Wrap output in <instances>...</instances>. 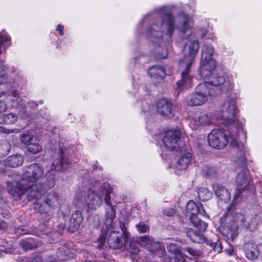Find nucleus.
I'll return each instance as SVG.
<instances>
[{
	"label": "nucleus",
	"mask_w": 262,
	"mask_h": 262,
	"mask_svg": "<svg viewBox=\"0 0 262 262\" xmlns=\"http://www.w3.org/2000/svg\"><path fill=\"white\" fill-rule=\"evenodd\" d=\"M22 118H24V119H25V118H26V116H24H24H22Z\"/></svg>",
	"instance_id": "e2e57ef3"
},
{
	"label": "nucleus",
	"mask_w": 262,
	"mask_h": 262,
	"mask_svg": "<svg viewBox=\"0 0 262 262\" xmlns=\"http://www.w3.org/2000/svg\"><path fill=\"white\" fill-rule=\"evenodd\" d=\"M3 190L2 188H0V214L5 218L10 216V212L8 210V205L5 200L2 198V192Z\"/></svg>",
	"instance_id": "473e14b6"
},
{
	"label": "nucleus",
	"mask_w": 262,
	"mask_h": 262,
	"mask_svg": "<svg viewBox=\"0 0 262 262\" xmlns=\"http://www.w3.org/2000/svg\"><path fill=\"white\" fill-rule=\"evenodd\" d=\"M233 203L229 205L227 208V212L221 217L220 222L223 224L220 228L222 235L232 242L238 234V226L243 225L250 230L255 229L258 224L262 223V209L260 206H256L251 213L249 221L245 222V217L241 213H233Z\"/></svg>",
	"instance_id": "20e7f679"
},
{
	"label": "nucleus",
	"mask_w": 262,
	"mask_h": 262,
	"mask_svg": "<svg viewBox=\"0 0 262 262\" xmlns=\"http://www.w3.org/2000/svg\"><path fill=\"white\" fill-rule=\"evenodd\" d=\"M136 227L140 233H145L148 230V227L142 222L137 224Z\"/></svg>",
	"instance_id": "c03bdc74"
},
{
	"label": "nucleus",
	"mask_w": 262,
	"mask_h": 262,
	"mask_svg": "<svg viewBox=\"0 0 262 262\" xmlns=\"http://www.w3.org/2000/svg\"><path fill=\"white\" fill-rule=\"evenodd\" d=\"M200 33H201V38H204L207 37V38H211L212 39V35L210 34L207 36V30L206 29H205L204 28H202L200 30Z\"/></svg>",
	"instance_id": "09e8293b"
},
{
	"label": "nucleus",
	"mask_w": 262,
	"mask_h": 262,
	"mask_svg": "<svg viewBox=\"0 0 262 262\" xmlns=\"http://www.w3.org/2000/svg\"><path fill=\"white\" fill-rule=\"evenodd\" d=\"M234 130L231 132V144L234 145L235 143V148L237 150L236 157H235V171L237 175L235 178V182L237 185L236 189V193L234 198V201L241 196L243 191L250 190V178L249 171L247 168V157L248 151L243 144H237L235 137H233L235 134Z\"/></svg>",
	"instance_id": "0eeeda50"
},
{
	"label": "nucleus",
	"mask_w": 262,
	"mask_h": 262,
	"mask_svg": "<svg viewBox=\"0 0 262 262\" xmlns=\"http://www.w3.org/2000/svg\"><path fill=\"white\" fill-rule=\"evenodd\" d=\"M6 101H10L11 105L13 108H18L19 106H22L21 99L19 97L17 91L15 90H11L8 92Z\"/></svg>",
	"instance_id": "cd10ccee"
},
{
	"label": "nucleus",
	"mask_w": 262,
	"mask_h": 262,
	"mask_svg": "<svg viewBox=\"0 0 262 262\" xmlns=\"http://www.w3.org/2000/svg\"><path fill=\"white\" fill-rule=\"evenodd\" d=\"M204 172L205 176L209 178H213L215 174V170L214 167H206L204 169Z\"/></svg>",
	"instance_id": "79ce46f5"
},
{
	"label": "nucleus",
	"mask_w": 262,
	"mask_h": 262,
	"mask_svg": "<svg viewBox=\"0 0 262 262\" xmlns=\"http://www.w3.org/2000/svg\"><path fill=\"white\" fill-rule=\"evenodd\" d=\"M226 251L230 256H232L234 254V251L233 246H230L228 249L226 250Z\"/></svg>",
	"instance_id": "6e6d98bb"
},
{
	"label": "nucleus",
	"mask_w": 262,
	"mask_h": 262,
	"mask_svg": "<svg viewBox=\"0 0 262 262\" xmlns=\"http://www.w3.org/2000/svg\"><path fill=\"white\" fill-rule=\"evenodd\" d=\"M7 166L6 159L5 161L0 160V173H2L5 170Z\"/></svg>",
	"instance_id": "3c124183"
},
{
	"label": "nucleus",
	"mask_w": 262,
	"mask_h": 262,
	"mask_svg": "<svg viewBox=\"0 0 262 262\" xmlns=\"http://www.w3.org/2000/svg\"><path fill=\"white\" fill-rule=\"evenodd\" d=\"M199 222L195 225L192 223L194 228H189L186 230L187 236L194 243H202L204 242L206 238L203 235L208 226L206 223L199 220Z\"/></svg>",
	"instance_id": "dca6fc26"
},
{
	"label": "nucleus",
	"mask_w": 262,
	"mask_h": 262,
	"mask_svg": "<svg viewBox=\"0 0 262 262\" xmlns=\"http://www.w3.org/2000/svg\"><path fill=\"white\" fill-rule=\"evenodd\" d=\"M64 27L63 25L59 24L56 28V30L59 32V33L60 35L62 36L64 34L63 33Z\"/></svg>",
	"instance_id": "5fc2aeb1"
},
{
	"label": "nucleus",
	"mask_w": 262,
	"mask_h": 262,
	"mask_svg": "<svg viewBox=\"0 0 262 262\" xmlns=\"http://www.w3.org/2000/svg\"><path fill=\"white\" fill-rule=\"evenodd\" d=\"M10 150V145L6 140L0 141V157L7 155Z\"/></svg>",
	"instance_id": "e433bc0d"
},
{
	"label": "nucleus",
	"mask_w": 262,
	"mask_h": 262,
	"mask_svg": "<svg viewBox=\"0 0 262 262\" xmlns=\"http://www.w3.org/2000/svg\"><path fill=\"white\" fill-rule=\"evenodd\" d=\"M8 224L4 220H0V230L5 231L8 228Z\"/></svg>",
	"instance_id": "de8ad7c7"
},
{
	"label": "nucleus",
	"mask_w": 262,
	"mask_h": 262,
	"mask_svg": "<svg viewBox=\"0 0 262 262\" xmlns=\"http://www.w3.org/2000/svg\"><path fill=\"white\" fill-rule=\"evenodd\" d=\"M60 151L58 158L55 159L53 162V166L55 170L62 171L67 169L71 165V161L65 158L62 149L60 148Z\"/></svg>",
	"instance_id": "b1692460"
},
{
	"label": "nucleus",
	"mask_w": 262,
	"mask_h": 262,
	"mask_svg": "<svg viewBox=\"0 0 262 262\" xmlns=\"http://www.w3.org/2000/svg\"><path fill=\"white\" fill-rule=\"evenodd\" d=\"M27 149L29 152L32 154H37L42 150V147L37 143H32L28 144Z\"/></svg>",
	"instance_id": "4c0bfd02"
},
{
	"label": "nucleus",
	"mask_w": 262,
	"mask_h": 262,
	"mask_svg": "<svg viewBox=\"0 0 262 262\" xmlns=\"http://www.w3.org/2000/svg\"><path fill=\"white\" fill-rule=\"evenodd\" d=\"M180 132L179 130H169L165 133L163 139L164 146L162 147V150L165 151V149L172 151L177 150L182 152L183 151L182 144L180 141Z\"/></svg>",
	"instance_id": "4468645a"
},
{
	"label": "nucleus",
	"mask_w": 262,
	"mask_h": 262,
	"mask_svg": "<svg viewBox=\"0 0 262 262\" xmlns=\"http://www.w3.org/2000/svg\"><path fill=\"white\" fill-rule=\"evenodd\" d=\"M43 167L37 163H32L25 166L22 169L21 178L16 182L21 183H29V185L38 184V181L43 174Z\"/></svg>",
	"instance_id": "f8f14e48"
},
{
	"label": "nucleus",
	"mask_w": 262,
	"mask_h": 262,
	"mask_svg": "<svg viewBox=\"0 0 262 262\" xmlns=\"http://www.w3.org/2000/svg\"><path fill=\"white\" fill-rule=\"evenodd\" d=\"M20 245L25 250H32L39 246V243L36 242L33 238H28L20 241Z\"/></svg>",
	"instance_id": "7c9ffc66"
},
{
	"label": "nucleus",
	"mask_w": 262,
	"mask_h": 262,
	"mask_svg": "<svg viewBox=\"0 0 262 262\" xmlns=\"http://www.w3.org/2000/svg\"><path fill=\"white\" fill-rule=\"evenodd\" d=\"M29 104L30 105V106L33 107V106H37V104H36V103L35 102H29Z\"/></svg>",
	"instance_id": "4d7b16f0"
},
{
	"label": "nucleus",
	"mask_w": 262,
	"mask_h": 262,
	"mask_svg": "<svg viewBox=\"0 0 262 262\" xmlns=\"http://www.w3.org/2000/svg\"><path fill=\"white\" fill-rule=\"evenodd\" d=\"M7 109V105L6 103L0 100V114L3 113Z\"/></svg>",
	"instance_id": "603ef678"
},
{
	"label": "nucleus",
	"mask_w": 262,
	"mask_h": 262,
	"mask_svg": "<svg viewBox=\"0 0 262 262\" xmlns=\"http://www.w3.org/2000/svg\"><path fill=\"white\" fill-rule=\"evenodd\" d=\"M2 71H0V84H3L7 81L8 77L6 73L7 67L3 63V61L0 62V69Z\"/></svg>",
	"instance_id": "58836bf2"
},
{
	"label": "nucleus",
	"mask_w": 262,
	"mask_h": 262,
	"mask_svg": "<svg viewBox=\"0 0 262 262\" xmlns=\"http://www.w3.org/2000/svg\"><path fill=\"white\" fill-rule=\"evenodd\" d=\"M214 49L210 44L205 43L202 49L200 61V74L202 78H206L211 75L215 69V61L212 57Z\"/></svg>",
	"instance_id": "9d476101"
},
{
	"label": "nucleus",
	"mask_w": 262,
	"mask_h": 262,
	"mask_svg": "<svg viewBox=\"0 0 262 262\" xmlns=\"http://www.w3.org/2000/svg\"><path fill=\"white\" fill-rule=\"evenodd\" d=\"M3 250H4V249H3L0 250V251H3Z\"/></svg>",
	"instance_id": "338daca9"
},
{
	"label": "nucleus",
	"mask_w": 262,
	"mask_h": 262,
	"mask_svg": "<svg viewBox=\"0 0 262 262\" xmlns=\"http://www.w3.org/2000/svg\"><path fill=\"white\" fill-rule=\"evenodd\" d=\"M198 214H200L204 216H208L205 210L202 207V205L201 204H199V206L198 208L197 211L196 212V216H197Z\"/></svg>",
	"instance_id": "49530a36"
},
{
	"label": "nucleus",
	"mask_w": 262,
	"mask_h": 262,
	"mask_svg": "<svg viewBox=\"0 0 262 262\" xmlns=\"http://www.w3.org/2000/svg\"><path fill=\"white\" fill-rule=\"evenodd\" d=\"M24 162V157L21 155L16 154L9 156L6 159L7 166L16 167L22 165Z\"/></svg>",
	"instance_id": "c85d7f7f"
},
{
	"label": "nucleus",
	"mask_w": 262,
	"mask_h": 262,
	"mask_svg": "<svg viewBox=\"0 0 262 262\" xmlns=\"http://www.w3.org/2000/svg\"><path fill=\"white\" fill-rule=\"evenodd\" d=\"M147 108H149V105H147Z\"/></svg>",
	"instance_id": "0e129e2a"
},
{
	"label": "nucleus",
	"mask_w": 262,
	"mask_h": 262,
	"mask_svg": "<svg viewBox=\"0 0 262 262\" xmlns=\"http://www.w3.org/2000/svg\"><path fill=\"white\" fill-rule=\"evenodd\" d=\"M17 116L12 113L0 115V124L9 125L15 123L17 120Z\"/></svg>",
	"instance_id": "c756f323"
},
{
	"label": "nucleus",
	"mask_w": 262,
	"mask_h": 262,
	"mask_svg": "<svg viewBox=\"0 0 262 262\" xmlns=\"http://www.w3.org/2000/svg\"><path fill=\"white\" fill-rule=\"evenodd\" d=\"M141 244L147 249L149 254L147 257H161L166 256V251L164 245L158 242H154L150 236H142L140 238Z\"/></svg>",
	"instance_id": "2eb2a0df"
},
{
	"label": "nucleus",
	"mask_w": 262,
	"mask_h": 262,
	"mask_svg": "<svg viewBox=\"0 0 262 262\" xmlns=\"http://www.w3.org/2000/svg\"><path fill=\"white\" fill-rule=\"evenodd\" d=\"M212 190L216 197L225 203L230 200L231 194L228 190L224 186L219 183L212 184Z\"/></svg>",
	"instance_id": "4be33fe9"
},
{
	"label": "nucleus",
	"mask_w": 262,
	"mask_h": 262,
	"mask_svg": "<svg viewBox=\"0 0 262 262\" xmlns=\"http://www.w3.org/2000/svg\"><path fill=\"white\" fill-rule=\"evenodd\" d=\"M199 206V205H196L193 201H189L186 205V210L190 214L189 215L190 220L191 223H194L195 225H196L199 222V219L196 216V212L197 211L198 208Z\"/></svg>",
	"instance_id": "bb28decb"
},
{
	"label": "nucleus",
	"mask_w": 262,
	"mask_h": 262,
	"mask_svg": "<svg viewBox=\"0 0 262 262\" xmlns=\"http://www.w3.org/2000/svg\"><path fill=\"white\" fill-rule=\"evenodd\" d=\"M0 242L1 243L3 247H5V244H7V243L5 241H3L2 239H1L0 241Z\"/></svg>",
	"instance_id": "13d9d810"
},
{
	"label": "nucleus",
	"mask_w": 262,
	"mask_h": 262,
	"mask_svg": "<svg viewBox=\"0 0 262 262\" xmlns=\"http://www.w3.org/2000/svg\"><path fill=\"white\" fill-rule=\"evenodd\" d=\"M148 262H155V261H149Z\"/></svg>",
	"instance_id": "69168bd1"
},
{
	"label": "nucleus",
	"mask_w": 262,
	"mask_h": 262,
	"mask_svg": "<svg viewBox=\"0 0 262 262\" xmlns=\"http://www.w3.org/2000/svg\"><path fill=\"white\" fill-rule=\"evenodd\" d=\"M83 220V218L80 211L76 210L74 212L70 218L68 227V230L72 233L75 232L78 230Z\"/></svg>",
	"instance_id": "5701e85b"
},
{
	"label": "nucleus",
	"mask_w": 262,
	"mask_h": 262,
	"mask_svg": "<svg viewBox=\"0 0 262 262\" xmlns=\"http://www.w3.org/2000/svg\"><path fill=\"white\" fill-rule=\"evenodd\" d=\"M66 228V224L65 223H61L58 225V232L59 234L62 233V232Z\"/></svg>",
	"instance_id": "864d4df0"
},
{
	"label": "nucleus",
	"mask_w": 262,
	"mask_h": 262,
	"mask_svg": "<svg viewBox=\"0 0 262 262\" xmlns=\"http://www.w3.org/2000/svg\"><path fill=\"white\" fill-rule=\"evenodd\" d=\"M192 161V155L190 152H184L179 160L175 165V168L179 170H185Z\"/></svg>",
	"instance_id": "393cba45"
},
{
	"label": "nucleus",
	"mask_w": 262,
	"mask_h": 262,
	"mask_svg": "<svg viewBox=\"0 0 262 262\" xmlns=\"http://www.w3.org/2000/svg\"><path fill=\"white\" fill-rule=\"evenodd\" d=\"M49 227L45 224H40L38 228L36 230H34L33 234H35L37 236H41L42 235H48L50 232L48 231Z\"/></svg>",
	"instance_id": "c9c22d12"
},
{
	"label": "nucleus",
	"mask_w": 262,
	"mask_h": 262,
	"mask_svg": "<svg viewBox=\"0 0 262 262\" xmlns=\"http://www.w3.org/2000/svg\"><path fill=\"white\" fill-rule=\"evenodd\" d=\"M114 221L111 226H107L104 223L105 227H103L101 235L98 239V249H101L105 244L107 236V244L110 248L113 249L126 248L129 242V233L127 231L125 223L119 222V226L121 231H116L113 226Z\"/></svg>",
	"instance_id": "1a4fd4ad"
},
{
	"label": "nucleus",
	"mask_w": 262,
	"mask_h": 262,
	"mask_svg": "<svg viewBox=\"0 0 262 262\" xmlns=\"http://www.w3.org/2000/svg\"><path fill=\"white\" fill-rule=\"evenodd\" d=\"M128 244H129V245H128L129 248L130 249V252L132 254H136L140 251L139 248L138 246V244H137L134 242H131L130 238H129V242L128 243Z\"/></svg>",
	"instance_id": "a19ab883"
},
{
	"label": "nucleus",
	"mask_w": 262,
	"mask_h": 262,
	"mask_svg": "<svg viewBox=\"0 0 262 262\" xmlns=\"http://www.w3.org/2000/svg\"><path fill=\"white\" fill-rule=\"evenodd\" d=\"M54 174L52 170L49 174L45 175L46 180L42 186H38V184L29 185V183H21L16 180L9 181L7 182L6 188L8 192L16 200H20L28 191L26 198L28 202H33L37 207L41 202V187L45 189H50L54 186Z\"/></svg>",
	"instance_id": "39448f33"
},
{
	"label": "nucleus",
	"mask_w": 262,
	"mask_h": 262,
	"mask_svg": "<svg viewBox=\"0 0 262 262\" xmlns=\"http://www.w3.org/2000/svg\"><path fill=\"white\" fill-rule=\"evenodd\" d=\"M171 74V72H168V75H170Z\"/></svg>",
	"instance_id": "680f3d73"
},
{
	"label": "nucleus",
	"mask_w": 262,
	"mask_h": 262,
	"mask_svg": "<svg viewBox=\"0 0 262 262\" xmlns=\"http://www.w3.org/2000/svg\"><path fill=\"white\" fill-rule=\"evenodd\" d=\"M215 123L213 119L208 114L202 115L193 117L189 123V125L193 129H197L201 126L209 125Z\"/></svg>",
	"instance_id": "412c9836"
},
{
	"label": "nucleus",
	"mask_w": 262,
	"mask_h": 262,
	"mask_svg": "<svg viewBox=\"0 0 262 262\" xmlns=\"http://www.w3.org/2000/svg\"><path fill=\"white\" fill-rule=\"evenodd\" d=\"M85 262H91V261H85Z\"/></svg>",
	"instance_id": "774afa93"
},
{
	"label": "nucleus",
	"mask_w": 262,
	"mask_h": 262,
	"mask_svg": "<svg viewBox=\"0 0 262 262\" xmlns=\"http://www.w3.org/2000/svg\"><path fill=\"white\" fill-rule=\"evenodd\" d=\"M245 252L248 259L254 260L259 258L262 262V244L256 246L247 244L245 246Z\"/></svg>",
	"instance_id": "6ab92c4d"
},
{
	"label": "nucleus",
	"mask_w": 262,
	"mask_h": 262,
	"mask_svg": "<svg viewBox=\"0 0 262 262\" xmlns=\"http://www.w3.org/2000/svg\"><path fill=\"white\" fill-rule=\"evenodd\" d=\"M111 188L107 183L101 184L100 181L94 179H91L90 182L85 180L76 190L75 203L79 208H86L88 212L90 209L96 210L104 201L107 205L105 214V224L107 226H111L116 215L115 207L111 202Z\"/></svg>",
	"instance_id": "f257e3e1"
},
{
	"label": "nucleus",
	"mask_w": 262,
	"mask_h": 262,
	"mask_svg": "<svg viewBox=\"0 0 262 262\" xmlns=\"http://www.w3.org/2000/svg\"><path fill=\"white\" fill-rule=\"evenodd\" d=\"M238 108L236 105L235 100L228 99L222 104L221 110V116L224 123L227 126L229 130V140L227 138V134L221 129H213L208 135V141L209 145L213 148L221 149L224 148L229 142L230 145L237 153L235 145L231 144V132L233 130L236 133L234 136L237 144H243L237 142V140L240 136H243L246 138V133L243 130V122L238 119ZM235 144V143H234Z\"/></svg>",
	"instance_id": "7ed1b4c3"
},
{
	"label": "nucleus",
	"mask_w": 262,
	"mask_h": 262,
	"mask_svg": "<svg viewBox=\"0 0 262 262\" xmlns=\"http://www.w3.org/2000/svg\"><path fill=\"white\" fill-rule=\"evenodd\" d=\"M143 111L145 113L147 111V108H145V109L143 108Z\"/></svg>",
	"instance_id": "bf43d9fd"
},
{
	"label": "nucleus",
	"mask_w": 262,
	"mask_h": 262,
	"mask_svg": "<svg viewBox=\"0 0 262 262\" xmlns=\"http://www.w3.org/2000/svg\"><path fill=\"white\" fill-rule=\"evenodd\" d=\"M33 137L34 135L32 133L27 132L20 135V140L23 144L28 146V144L32 143L31 142L33 139Z\"/></svg>",
	"instance_id": "f704fd0d"
},
{
	"label": "nucleus",
	"mask_w": 262,
	"mask_h": 262,
	"mask_svg": "<svg viewBox=\"0 0 262 262\" xmlns=\"http://www.w3.org/2000/svg\"><path fill=\"white\" fill-rule=\"evenodd\" d=\"M167 250L171 253L168 262H185L187 258L191 260L195 259L201 254L200 250L190 248L184 249L182 253L174 244L169 245Z\"/></svg>",
	"instance_id": "ddd939ff"
},
{
	"label": "nucleus",
	"mask_w": 262,
	"mask_h": 262,
	"mask_svg": "<svg viewBox=\"0 0 262 262\" xmlns=\"http://www.w3.org/2000/svg\"><path fill=\"white\" fill-rule=\"evenodd\" d=\"M163 213L167 216H172L175 213V211L172 209H167L164 210Z\"/></svg>",
	"instance_id": "8fccbe9b"
},
{
	"label": "nucleus",
	"mask_w": 262,
	"mask_h": 262,
	"mask_svg": "<svg viewBox=\"0 0 262 262\" xmlns=\"http://www.w3.org/2000/svg\"><path fill=\"white\" fill-rule=\"evenodd\" d=\"M72 246V243L65 244L63 247L58 248L57 252V257L48 256L46 258L45 262H64L71 258H73L74 254L70 250V248Z\"/></svg>",
	"instance_id": "a211bd4d"
},
{
	"label": "nucleus",
	"mask_w": 262,
	"mask_h": 262,
	"mask_svg": "<svg viewBox=\"0 0 262 262\" xmlns=\"http://www.w3.org/2000/svg\"><path fill=\"white\" fill-rule=\"evenodd\" d=\"M172 104L170 101L165 98L159 100L157 103V112L167 118L172 116Z\"/></svg>",
	"instance_id": "aec40b11"
},
{
	"label": "nucleus",
	"mask_w": 262,
	"mask_h": 262,
	"mask_svg": "<svg viewBox=\"0 0 262 262\" xmlns=\"http://www.w3.org/2000/svg\"><path fill=\"white\" fill-rule=\"evenodd\" d=\"M60 196L55 191L47 192L43 195L42 201L38 206V209L40 213H45L46 221H49L53 215V213L49 211V209L57 208L60 205Z\"/></svg>",
	"instance_id": "9b49d317"
},
{
	"label": "nucleus",
	"mask_w": 262,
	"mask_h": 262,
	"mask_svg": "<svg viewBox=\"0 0 262 262\" xmlns=\"http://www.w3.org/2000/svg\"><path fill=\"white\" fill-rule=\"evenodd\" d=\"M148 73L150 77L158 81L164 78L166 71L162 67L154 66L149 69Z\"/></svg>",
	"instance_id": "a878e982"
},
{
	"label": "nucleus",
	"mask_w": 262,
	"mask_h": 262,
	"mask_svg": "<svg viewBox=\"0 0 262 262\" xmlns=\"http://www.w3.org/2000/svg\"><path fill=\"white\" fill-rule=\"evenodd\" d=\"M18 129H9L4 126H0V133H5L6 134H10L14 132H17Z\"/></svg>",
	"instance_id": "a18cd8bd"
},
{
	"label": "nucleus",
	"mask_w": 262,
	"mask_h": 262,
	"mask_svg": "<svg viewBox=\"0 0 262 262\" xmlns=\"http://www.w3.org/2000/svg\"><path fill=\"white\" fill-rule=\"evenodd\" d=\"M15 233L17 236H21L27 234H33V231L27 229L25 226H20L15 229Z\"/></svg>",
	"instance_id": "ea45409f"
},
{
	"label": "nucleus",
	"mask_w": 262,
	"mask_h": 262,
	"mask_svg": "<svg viewBox=\"0 0 262 262\" xmlns=\"http://www.w3.org/2000/svg\"><path fill=\"white\" fill-rule=\"evenodd\" d=\"M176 22L177 29L184 35V37L187 38L191 34L193 25L191 17L184 12H181L178 15Z\"/></svg>",
	"instance_id": "f3484780"
},
{
	"label": "nucleus",
	"mask_w": 262,
	"mask_h": 262,
	"mask_svg": "<svg viewBox=\"0 0 262 262\" xmlns=\"http://www.w3.org/2000/svg\"><path fill=\"white\" fill-rule=\"evenodd\" d=\"M164 153L163 152H162L161 153V156L162 157V158H164Z\"/></svg>",
	"instance_id": "052dcab7"
},
{
	"label": "nucleus",
	"mask_w": 262,
	"mask_h": 262,
	"mask_svg": "<svg viewBox=\"0 0 262 262\" xmlns=\"http://www.w3.org/2000/svg\"><path fill=\"white\" fill-rule=\"evenodd\" d=\"M221 86L220 90L223 92H230L233 87V82L230 78L216 75L212 76L208 82L198 85L195 88V93L187 98V102L189 106L200 105L204 103L209 96L214 95L215 88Z\"/></svg>",
	"instance_id": "423d86ee"
},
{
	"label": "nucleus",
	"mask_w": 262,
	"mask_h": 262,
	"mask_svg": "<svg viewBox=\"0 0 262 262\" xmlns=\"http://www.w3.org/2000/svg\"><path fill=\"white\" fill-rule=\"evenodd\" d=\"M198 197L200 201H206L211 199L212 192L207 188L202 187L199 189Z\"/></svg>",
	"instance_id": "72a5a7b5"
},
{
	"label": "nucleus",
	"mask_w": 262,
	"mask_h": 262,
	"mask_svg": "<svg viewBox=\"0 0 262 262\" xmlns=\"http://www.w3.org/2000/svg\"><path fill=\"white\" fill-rule=\"evenodd\" d=\"M199 47L197 39L188 40L184 47V57L178 61L181 78L177 84L178 90L180 91L192 86L193 77L190 74L191 67L195 61Z\"/></svg>",
	"instance_id": "6e6552de"
},
{
	"label": "nucleus",
	"mask_w": 262,
	"mask_h": 262,
	"mask_svg": "<svg viewBox=\"0 0 262 262\" xmlns=\"http://www.w3.org/2000/svg\"><path fill=\"white\" fill-rule=\"evenodd\" d=\"M11 45L10 37L4 31L0 33V54L5 51L6 48Z\"/></svg>",
	"instance_id": "2f4dec72"
},
{
	"label": "nucleus",
	"mask_w": 262,
	"mask_h": 262,
	"mask_svg": "<svg viewBox=\"0 0 262 262\" xmlns=\"http://www.w3.org/2000/svg\"><path fill=\"white\" fill-rule=\"evenodd\" d=\"M143 23L150 25L147 29V37L154 43L158 44L156 48V58L158 59L165 58L168 52L162 40L164 37L168 40L171 38L174 30L172 14L165 7L160 8L147 14L140 25Z\"/></svg>",
	"instance_id": "f03ea898"
},
{
	"label": "nucleus",
	"mask_w": 262,
	"mask_h": 262,
	"mask_svg": "<svg viewBox=\"0 0 262 262\" xmlns=\"http://www.w3.org/2000/svg\"><path fill=\"white\" fill-rule=\"evenodd\" d=\"M29 262H43L42 258L37 253H33L29 258Z\"/></svg>",
	"instance_id": "37998d69"
}]
</instances>
